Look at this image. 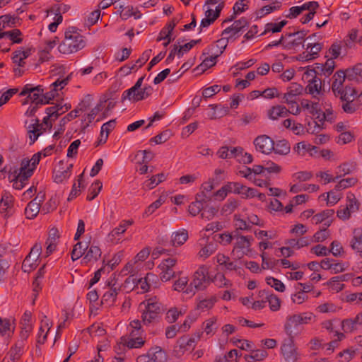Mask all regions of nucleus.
Returning a JSON list of instances; mask_svg holds the SVG:
<instances>
[{"mask_svg": "<svg viewBox=\"0 0 362 362\" xmlns=\"http://www.w3.org/2000/svg\"><path fill=\"white\" fill-rule=\"evenodd\" d=\"M144 307L141 312V325L151 326L159 322L165 308L156 297L150 298L140 304Z\"/></svg>", "mask_w": 362, "mask_h": 362, "instance_id": "f257e3e1", "label": "nucleus"}, {"mask_svg": "<svg viewBox=\"0 0 362 362\" xmlns=\"http://www.w3.org/2000/svg\"><path fill=\"white\" fill-rule=\"evenodd\" d=\"M86 45L83 37L74 27L69 28L64 34V39L58 47L59 51L64 54L76 52Z\"/></svg>", "mask_w": 362, "mask_h": 362, "instance_id": "f03ea898", "label": "nucleus"}, {"mask_svg": "<svg viewBox=\"0 0 362 362\" xmlns=\"http://www.w3.org/2000/svg\"><path fill=\"white\" fill-rule=\"evenodd\" d=\"M313 317L312 313H303L300 314H294L286 317L284 325V330L290 338L297 336L300 331L301 325L309 323Z\"/></svg>", "mask_w": 362, "mask_h": 362, "instance_id": "7ed1b4c3", "label": "nucleus"}, {"mask_svg": "<svg viewBox=\"0 0 362 362\" xmlns=\"http://www.w3.org/2000/svg\"><path fill=\"white\" fill-rule=\"evenodd\" d=\"M209 275V268L205 265L200 266L194 272L192 280L185 291L187 294L194 295L196 291L205 289L211 282Z\"/></svg>", "mask_w": 362, "mask_h": 362, "instance_id": "20e7f679", "label": "nucleus"}, {"mask_svg": "<svg viewBox=\"0 0 362 362\" xmlns=\"http://www.w3.org/2000/svg\"><path fill=\"white\" fill-rule=\"evenodd\" d=\"M166 352L160 346L152 347L136 358V362H167Z\"/></svg>", "mask_w": 362, "mask_h": 362, "instance_id": "39448f33", "label": "nucleus"}, {"mask_svg": "<svg viewBox=\"0 0 362 362\" xmlns=\"http://www.w3.org/2000/svg\"><path fill=\"white\" fill-rule=\"evenodd\" d=\"M130 327L132 329L130 332L132 338L126 343L127 347L129 349L141 347L144 341L142 338L137 337L141 336L144 332L141 322L139 320H134L130 322Z\"/></svg>", "mask_w": 362, "mask_h": 362, "instance_id": "423d86ee", "label": "nucleus"}, {"mask_svg": "<svg viewBox=\"0 0 362 362\" xmlns=\"http://www.w3.org/2000/svg\"><path fill=\"white\" fill-rule=\"evenodd\" d=\"M248 24L247 19L243 17L239 20L235 21L230 26L226 28L222 32V35L226 36L228 35V36L226 37V38H228V41H233L240 36L239 33L247 27Z\"/></svg>", "mask_w": 362, "mask_h": 362, "instance_id": "0eeeda50", "label": "nucleus"}, {"mask_svg": "<svg viewBox=\"0 0 362 362\" xmlns=\"http://www.w3.org/2000/svg\"><path fill=\"white\" fill-rule=\"evenodd\" d=\"M43 91L44 89L41 85L33 86L32 84H26L23 86L19 95L25 96L28 95V98L31 100V103L42 105L40 103Z\"/></svg>", "mask_w": 362, "mask_h": 362, "instance_id": "6e6552de", "label": "nucleus"}, {"mask_svg": "<svg viewBox=\"0 0 362 362\" xmlns=\"http://www.w3.org/2000/svg\"><path fill=\"white\" fill-rule=\"evenodd\" d=\"M253 144L257 151L264 154H269L274 148V141L265 134L256 137Z\"/></svg>", "mask_w": 362, "mask_h": 362, "instance_id": "1a4fd4ad", "label": "nucleus"}, {"mask_svg": "<svg viewBox=\"0 0 362 362\" xmlns=\"http://www.w3.org/2000/svg\"><path fill=\"white\" fill-rule=\"evenodd\" d=\"M281 354L287 362H296L298 358L293 338L285 339L281 348Z\"/></svg>", "mask_w": 362, "mask_h": 362, "instance_id": "9d476101", "label": "nucleus"}, {"mask_svg": "<svg viewBox=\"0 0 362 362\" xmlns=\"http://www.w3.org/2000/svg\"><path fill=\"white\" fill-rule=\"evenodd\" d=\"M121 291L119 286L114 284L105 292L101 298L100 305L105 307L113 306L116 304L117 298Z\"/></svg>", "mask_w": 362, "mask_h": 362, "instance_id": "9b49d317", "label": "nucleus"}, {"mask_svg": "<svg viewBox=\"0 0 362 362\" xmlns=\"http://www.w3.org/2000/svg\"><path fill=\"white\" fill-rule=\"evenodd\" d=\"M334 214L333 209H326L318 213L312 217V222L315 224H319L324 222L326 228L329 227L332 223V220L329 219Z\"/></svg>", "mask_w": 362, "mask_h": 362, "instance_id": "f8f14e48", "label": "nucleus"}, {"mask_svg": "<svg viewBox=\"0 0 362 362\" xmlns=\"http://www.w3.org/2000/svg\"><path fill=\"white\" fill-rule=\"evenodd\" d=\"M228 42V38L226 37L217 40L214 44L207 47V52H204L203 55L216 54V57H219L227 47Z\"/></svg>", "mask_w": 362, "mask_h": 362, "instance_id": "ddd939ff", "label": "nucleus"}, {"mask_svg": "<svg viewBox=\"0 0 362 362\" xmlns=\"http://www.w3.org/2000/svg\"><path fill=\"white\" fill-rule=\"evenodd\" d=\"M308 33V31L305 30H301L293 33V35H295V38L288 42H286V44H284V48L286 49H291L300 45H303L305 37L307 35Z\"/></svg>", "mask_w": 362, "mask_h": 362, "instance_id": "4468645a", "label": "nucleus"}, {"mask_svg": "<svg viewBox=\"0 0 362 362\" xmlns=\"http://www.w3.org/2000/svg\"><path fill=\"white\" fill-rule=\"evenodd\" d=\"M345 78H347V71L342 70H339L337 71L333 76V82L332 84V90L334 92V95H337L338 90L343 88V83L345 81Z\"/></svg>", "mask_w": 362, "mask_h": 362, "instance_id": "2eb2a0df", "label": "nucleus"}, {"mask_svg": "<svg viewBox=\"0 0 362 362\" xmlns=\"http://www.w3.org/2000/svg\"><path fill=\"white\" fill-rule=\"evenodd\" d=\"M290 110L283 105L273 106L268 110V117L272 120L278 119L279 117H285L290 113Z\"/></svg>", "mask_w": 362, "mask_h": 362, "instance_id": "dca6fc26", "label": "nucleus"}, {"mask_svg": "<svg viewBox=\"0 0 362 362\" xmlns=\"http://www.w3.org/2000/svg\"><path fill=\"white\" fill-rule=\"evenodd\" d=\"M284 103H286L288 105V109L291 110L290 113L294 115H297L300 113V109L298 104L296 102L297 96L291 95V93H286L283 96Z\"/></svg>", "mask_w": 362, "mask_h": 362, "instance_id": "f3484780", "label": "nucleus"}, {"mask_svg": "<svg viewBox=\"0 0 362 362\" xmlns=\"http://www.w3.org/2000/svg\"><path fill=\"white\" fill-rule=\"evenodd\" d=\"M13 197L8 194L5 193L1 199L0 202V209L2 212H6L5 216H10L13 213Z\"/></svg>", "mask_w": 362, "mask_h": 362, "instance_id": "a211bd4d", "label": "nucleus"}, {"mask_svg": "<svg viewBox=\"0 0 362 362\" xmlns=\"http://www.w3.org/2000/svg\"><path fill=\"white\" fill-rule=\"evenodd\" d=\"M188 239V232L185 229L179 230L172 234L171 244L174 247L183 245Z\"/></svg>", "mask_w": 362, "mask_h": 362, "instance_id": "6ab92c4d", "label": "nucleus"}, {"mask_svg": "<svg viewBox=\"0 0 362 362\" xmlns=\"http://www.w3.org/2000/svg\"><path fill=\"white\" fill-rule=\"evenodd\" d=\"M28 128V132L30 134V144H33L37 139L38 136L45 131V128L43 127V124H40L38 119H36L35 123L30 124Z\"/></svg>", "mask_w": 362, "mask_h": 362, "instance_id": "aec40b11", "label": "nucleus"}, {"mask_svg": "<svg viewBox=\"0 0 362 362\" xmlns=\"http://www.w3.org/2000/svg\"><path fill=\"white\" fill-rule=\"evenodd\" d=\"M32 176V171L28 170L27 173H19L16 178L13 180V187L16 189H22L27 184L28 179Z\"/></svg>", "mask_w": 362, "mask_h": 362, "instance_id": "412c9836", "label": "nucleus"}, {"mask_svg": "<svg viewBox=\"0 0 362 362\" xmlns=\"http://www.w3.org/2000/svg\"><path fill=\"white\" fill-rule=\"evenodd\" d=\"M312 78L308 80V84L305 88V90L311 94H319L322 88V81L317 76H310Z\"/></svg>", "mask_w": 362, "mask_h": 362, "instance_id": "4be33fe9", "label": "nucleus"}, {"mask_svg": "<svg viewBox=\"0 0 362 362\" xmlns=\"http://www.w3.org/2000/svg\"><path fill=\"white\" fill-rule=\"evenodd\" d=\"M101 250L99 247L95 245H88V249L83 257V260L86 262L97 261L101 256Z\"/></svg>", "mask_w": 362, "mask_h": 362, "instance_id": "5701e85b", "label": "nucleus"}, {"mask_svg": "<svg viewBox=\"0 0 362 362\" xmlns=\"http://www.w3.org/2000/svg\"><path fill=\"white\" fill-rule=\"evenodd\" d=\"M40 206L39 202H37V199H34L30 202L25 209V214L28 219L34 218L39 213Z\"/></svg>", "mask_w": 362, "mask_h": 362, "instance_id": "b1692460", "label": "nucleus"}, {"mask_svg": "<svg viewBox=\"0 0 362 362\" xmlns=\"http://www.w3.org/2000/svg\"><path fill=\"white\" fill-rule=\"evenodd\" d=\"M341 108L343 111L347 114H354L356 112L359 107L361 106L355 100V98L349 99V100H341Z\"/></svg>", "mask_w": 362, "mask_h": 362, "instance_id": "393cba45", "label": "nucleus"}, {"mask_svg": "<svg viewBox=\"0 0 362 362\" xmlns=\"http://www.w3.org/2000/svg\"><path fill=\"white\" fill-rule=\"evenodd\" d=\"M24 344L23 341H18L14 346H13L8 353V356L12 362H16L18 361L21 356L22 355V349L23 348Z\"/></svg>", "mask_w": 362, "mask_h": 362, "instance_id": "a878e982", "label": "nucleus"}, {"mask_svg": "<svg viewBox=\"0 0 362 362\" xmlns=\"http://www.w3.org/2000/svg\"><path fill=\"white\" fill-rule=\"evenodd\" d=\"M273 151L276 154L287 155L291 151L290 144L285 139L277 141L274 143V148Z\"/></svg>", "mask_w": 362, "mask_h": 362, "instance_id": "bb28decb", "label": "nucleus"}, {"mask_svg": "<svg viewBox=\"0 0 362 362\" xmlns=\"http://www.w3.org/2000/svg\"><path fill=\"white\" fill-rule=\"evenodd\" d=\"M88 243L83 245L81 242H78L74 246L71 251V256L73 261H76L81 257L83 255H85L86 251L88 249Z\"/></svg>", "mask_w": 362, "mask_h": 362, "instance_id": "cd10ccee", "label": "nucleus"}, {"mask_svg": "<svg viewBox=\"0 0 362 362\" xmlns=\"http://www.w3.org/2000/svg\"><path fill=\"white\" fill-rule=\"evenodd\" d=\"M356 95V90L354 87L346 85L344 88L339 90L336 95L339 96L341 100H349L354 99Z\"/></svg>", "mask_w": 362, "mask_h": 362, "instance_id": "c85d7f7f", "label": "nucleus"}, {"mask_svg": "<svg viewBox=\"0 0 362 362\" xmlns=\"http://www.w3.org/2000/svg\"><path fill=\"white\" fill-rule=\"evenodd\" d=\"M45 318L47 319L46 316H45ZM49 327L48 320H46L45 321L42 320L41 326L39 329V332H38L37 337V344H43L45 342V341L47 339V332H49Z\"/></svg>", "mask_w": 362, "mask_h": 362, "instance_id": "c756f323", "label": "nucleus"}, {"mask_svg": "<svg viewBox=\"0 0 362 362\" xmlns=\"http://www.w3.org/2000/svg\"><path fill=\"white\" fill-rule=\"evenodd\" d=\"M282 6V4L279 1H274L271 5H267L261 8L257 13V16L261 17L264 16L273 11L279 10Z\"/></svg>", "mask_w": 362, "mask_h": 362, "instance_id": "7c9ffc66", "label": "nucleus"}, {"mask_svg": "<svg viewBox=\"0 0 362 362\" xmlns=\"http://www.w3.org/2000/svg\"><path fill=\"white\" fill-rule=\"evenodd\" d=\"M268 356L267 352L263 349L252 351L251 354L245 355V360L247 362L262 361Z\"/></svg>", "mask_w": 362, "mask_h": 362, "instance_id": "2f4dec72", "label": "nucleus"}, {"mask_svg": "<svg viewBox=\"0 0 362 362\" xmlns=\"http://www.w3.org/2000/svg\"><path fill=\"white\" fill-rule=\"evenodd\" d=\"M356 163L354 162L351 163H344L338 166L337 168V173L339 174L336 176V178H341L346 175L350 174L351 172L355 170L356 169Z\"/></svg>", "mask_w": 362, "mask_h": 362, "instance_id": "473e14b6", "label": "nucleus"}, {"mask_svg": "<svg viewBox=\"0 0 362 362\" xmlns=\"http://www.w3.org/2000/svg\"><path fill=\"white\" fill-rule=\"evenodd\" d=\"M14 332V327H11V321L8 319H0V336H8L10 337Z\"/></svg>", "mask_w": 362, "mask_h": 362, "instance_id": "72a5a7b5", "label": "nucleus"}, {"mask_svg": "<svg viewBox=\"0 0 362 362\" xmlns=\"http://www.w3.org/2000/svg\"><path fill=\"white\" fill-rule=\"evenodd\" d=\"M239 206V202L233 198H229L221 209L222 215L232 214Z\"/></svg>", "mask_w": 362, "mask_h": 362, "instance_id": "f704fd0d", "label": "nucleus"}, {"mask_svg": "<svg viewBox=\"0 0 362 362\" xmlns=\"http://www.w3.org/2000/svg\"><path fill=\"white\" fill-rule=\"evenodd\" d=\"M350 245L354 250L362 252V232L354 230Z\"/></svg>", "mask_w": 362, "mask_h": 362, "instance_id": "c9c22d12", "label": "nucleus"}, {"mask_svg": "<svg viewBox=\"0 0 362 362\" xmlns=\"http://www.w3.org/2000/svg\"><path fill=\"white\" fill-rule=\"evenodd\" d=\"M102 188V182L100 180H95L88 189L86 199L88 201L93 200L98 195Z\"/></svg>", "mask_w": 362, "mask_h": 362, "instance_id": "e433bc0d", "label": "nucleus"}, {"mask_svg": "<svg viewBox=\"0 0 362 362\" xmlns=\"http://www.w3.org/2000/svg\"><path fill=\"white\" fill-rule=\"evenodd\" d=\"M357 182L358 179L354 177L341 179L335 185L334 190L341 191L348 187L354 186L357 183Z\"/></svg>", "mask_w": 362, "mask_h": 362, "instance_id": "4c0bfd02", "label": "nucleus"}, {"mask_svg": "<svg viewBox=\"0 0 362 362\" xmlns=\"http://www.w3.org/2000/svg\"><path fill=\"white\" fill-rule=\"evenodd\" d=\"M73 164H70L66 169L58 170L54 175V181L57 183H62L64 180H67L71 173Z\"/></svg>", "mask_w": 362, "mask_h": 362, "instance_id": "58836bf2", "label": "nucleus"}, {"mask_svg": "<svg viewBox=\"0 0 362 362\" xmlns=\"http://www.w3.org/2000/svg\"><path fill=\"white\" fill-rule=\"evenodd\" d=\"M166 179V175L164 173L157 174L153 175L148 180L144 182V186L148 189H153L158 184L161 183Z\"/></svg>", "mask_w": 362, "mask_h": 362, "instance_id": "ea45409f", "label": "nucleus"}, {"mask_svg": "<svg viewBox=\"0 0 362 362\" xmlns=\"http://www.w3.org/2000/svg\"><path fill=\"white\" fill-rule=\"evenodd\" d=\"M103 102L100 101L95 107H93L90 110V112L88 114L85 115L83 116V120L84 121H86V120L88 121V122L85 125L84 128H86L87 127H88L89 124L92 122V121L95 119V117L97 116V115L100 111H102V110L103 108Z\"/></svg>", "mask_w": 362, "mask_h": 362, "instance_id": "a19ab883", "label": "nucleus"}, {"mask_svg": "<svg viewBox=\"0 0 362 362\" xmlns=\"http://www.w3.org/2000/svg\"><path fill=\"white\" fill-rule=\"evenodd\" d=\"M286 244L292 248L300 249L310 244V240L307 237L300 238L298 240L289 239L286 241Z\"/></svg>", "mask_w": 362, "mask_h": 362, "instance_id": "79ce46f5", "label": "nucleus"}, {"mask_svg": "<svg viewBox=\"0 0 362 362\" xmlns=\"http://www.w3.org/2000/svg\"><path fill=\"white\" fill-rule=\"evenodd\" d=\"M37 259H33L30 255H27L22 264V269L24 272H30L35 269L37 266Z\"/></svg>", "mask_w": 362, "mask_h": 362, "instance_id": "37998d69", "label": "nucleus"}, {"mask_svg": "<svg viewBox=\"0 0 362 362\" xmlns=\"http://www.w3.org/2000/svg\"><path fill=\"white\" fill-rule=\"evenodd\" d=\"M218 288H229L232 286L230 281L228 280L224 274L217 273L211 280Z\"/></svg>", "mask_w": 362, "mask_h": 362, "instance_id": "c03bdc74", "label": "nucleus"}, {"mask_svg": "<svg viewBox=\"0 0 362 362\" xmlns=\"http://www.w3.org/2000/svg\"><path fill=\"white\" fill-rule=\"evenodd\" d=\"M253 240V238L252 236H244L240 235L237 238V241L235 243V245L234 247L235 248H239V249H246L249 248L251 245V241Z\"/></svg>", "mask_w": 362, "mask_h": 362, "instance_id": "a18cd8bd", "label": "nucleus"}, {"mask_svg": "<svg viewBox=\"0 0 362 362\" xmlns=\"http://www.w3.org/2000/svg\"><path fill=\"white\" fill-rule=\"evenodd\" d=\"M144 77L145 76L140 77L132 88L123 92L122 95V101L127 100V98H129V96H131L134 92L137 91L141 88Z\"/></svg>", "mask_w": 362, "mask_h": 362, "instance_id": "49530a36", "label": "nucleus"}, {"mask_svg": "<svg viewBox=\"0 0 362 362\" xmlns=\"http://www.w3.org/2000/svg\"><path fill=\"white\" fill-rule=\"evenodd\" d=\"M177 344L181 349L184 351H188L191 348H193L195 345V340L194 338H189L187 337H180L177 340Z\"/></svg>", "mask_w": 362, "mask_h": 362, "instance_id": "de8ad7c7", "label": "nucleus"}, {"mask_svg": "<svg viewBox=\"0 0 362 362\" xmlns=\"http://www.w3.org/2000/svg\"><path fill=\"white\" fill-rule=\"evenodd\" d=\"M347 79L352 81L357 78V76H362V64H358L346 69Z\"/></svg>", "mask_w": 362, "mask_h": 362, "instance_id": "09e8293b", "label": "nucleus"}, {"mask_svg": "<svg viewBox=\"0 0 362 362\" xmlns=\"http://www.w3.org/2000/svg\"><path fill=\"white\" fill-rule=\"evenodd\" d=\"M266 253L263 252L261 255L262 257V269H272L276 267V265L279 262V260L275 259L274 258H267L266 256Z\"/></svg>", "mask_w": 362, "mask_h": 362, "instance_id": "8fccbe9b", "label": "nucleus"}, {"mask_svg": "<svg viewBox=\"0 0 362 362\" xmlns=\"http://www.w3.org/2000/svg\"><path fill=\"white\" fill-rule=\"evenodd\" d=\"M266 282L271 287L279 292H284L285 291V285L279 279L272 276L266 278Z\"/></svg>", "mask_w": 362, "mask_h": 362, "instance_id": "3c124183", "label": "nucleus"}, {"mask_svg": "<svg viewBox=\"0 0 362 362\" xmlns=\"http://www.w3.org/2000/svg\"><path fill=\"white\" fill-rule=\"evenodd\" d=\"M185 313L181 310H178L177 308H172L168 310L165 315V320L168 323L175 322L179 317L180 315H182Z\"/></svg>", "mask_w": 362, "mask_h": 362, "instance_id": "603ef678", "label": "nucleus"}, {"mask_svg": "<svg viewBox=\"0 0 362 362\" xmlns=\"http://www.w3.org/2000/svg\"><path fill=\"white\" fill-rule=\"evenodd\" d=\"M218 57H216V54H211L210 57H206L197 68L204 71V70L212 67L216 64V59Z\"/></svg>", "mask_w": 362, "mask_h": 362, "instance_id": "864d4df0", "label": "nucleus"}, {"mask_svg": "<svg viewBox=\"0 0 362 362\" xmlns=\"http://www.w3.org/2000/svg\"><path fill=\"white\" fill-rule=\"evenodd\" d=\"M356 317L354 319H345L341 322V328L345 332H351L356 329Z\"/></svg>", "mask_w": 362, "mask_h": 362, "instance_id": "5fc2aeb1", "label": "nucleus"}, {"mask_svg": "<svg viewBox=\"0 0 362 362\" xmlns=\"http://www.w3.org/2000/svg\"><path fill=\"white\" fill-rule=\"evenodd\" d=\"M218 208L214 206L203 207L202 212L201 213V217L202 219L211 220L218 212Z\"/></svg>", "mask_w": 362, "mask_h": 362, "instance_id": "6e6d98bb", "label": "nucleus"}, {"mask_svg": "<svg viewBox=\"0 0 362 362\" xmlns=\"http://www.w3.org/2000/svg\"><path fill=\"white\" fill-rule=\"evenodd\" d=\"M201 40V39L192 40L189 42H187L182 46H180L177 52V57H182L184 52L189 51L195 45L199 43Z\"/></svg>", "mask_w": 362, "mask_h": 362, "instance_id": "4d7b16f0", "label": "nucleus"}, {"mask_svg": "<svg viewBox=\"0 0 362 362\" xmlns=\"http://www.w3.org/2000/svg\"><path fill=\"white\" fill-rule=\"evenodd\" d=\"M22 33L18 29H13L10 31H7V36L13 43H21L23 38L21 37Z\"/></svg>", "mask_w": 362, "mask_h": 362, "instance_id": "13d9d810", "label": "nucleus"}, {"mask_svg": "<svg viewBox=\"0 0 362 362\" xmlns=\"http://www.w3.org/2000/svg\"><path fill=\"white\" fill-rule=\"evenodd\" d=\"M309 148V144H306L305 142L302 141L296 144V145L293 148V151L294 153H296L298 156H304L307 153H308Z\"/></svg>", "mask_w": 362, "mask_h": 362, "instance_id": "bf43d9fd", "label": "nucleus"}, {"mask_svg": "<svg viewBox=\"0 0 362 362\" xmlns=\"http://www.w3.org/2000/svg\"><path fill=\"white\" fill-rule=\"evenodd\" d=\"M335 336L337 337V339L332 340L329 343L325 344V346H327V351L332 352L334 349L339 346V342L345 337V335L342 332H335Z\"/></svg>", "mask_w": 362, "mask_h": 362, "instance_id": "052dcab7", "label": "nucleus"}, {"mask_svg": "<svg viewBox=\"0 0 362 362\" xmlns=\"http://www.w3.org/2000/svg\"><path fill=\"white\" fill-rule=\"evenodd\" d=\"M165 200L162 197H160L157 200L150 204L145 210L144 215L149 216L152 214L157 209H158Z\"/></svg>", "mask_w": 362, "mask_h": 362, "instance_id": "680f3d73", "label": "nucleus"}, {"mask_svg": "<svg viewBox=\"0 0 362 362\" xmlns=\"http://www.w3.org/2000/svg\"><path fill=\"white\" fill-rule=\"evenodd\" d=\"M266 302L269 303V308L272 311H277L280 309L281 300L276 295L269 296Z\"/></svg>", "mask_w": 362, "mask_h": 362, "instance_id": "e2e57ef3", "label": "nucleus"}, {"mask_svg": "<svg viewBox=\"0 0 362 362\" xmlns=\"http://www.w3.org/2000/svg\"><path fill=\"white\" fill-rule=\"evenodd\" d=\"M215 250L216 247H214V245L213 243H209L202 247L198 255L200 257L206 259L211 255L215 252Z\"/></svg>", "mask_w": 362, "mask_h": 362, "instance_id": "0e129e2a", "label": "nucleus"}, {"mask_svg": "<svg viewBox=\"0 0 362 362\" xmlns=\"http://www.w3.org/2000/svg\"><path fill=\"white\" fill-rule=\"evenodd\" d=\"M355 353L356 352L354 349H347L339 353L338 358H339V361L342 362H348L352 359L355 355Z\"/></svg>", "mask_w": 362, "mask_h": 362, "instance_id": "69168bd1", "label": "nucleus"}, {"mask_svg": "<svg viewBox=\"0 0 362 362\" xmlns=\"http://www.w3.org/2000/svg\"><path fill=\"white\" fill-rule=\"evenodd\" d=\"M336 192L334 189L327 193V204L328 205H334L341 199V195Z\"/></svg>", "mask_w": 362, "mask_h": 362, "instance_id": "338daca9", "label": "nucleus"}, {"mask_svg": "<svg viewBox=\"0 0 362 362\" xmlns=\"http://www.w3.org/2000/svg\"><path fill=\"white\" fill-rule=\"evenodd\" d=\"M348 303L355 302L356 304H362V292L349 293L345 297Z\"/></svg>", "mask_w": 362, "mask_h": 362, "instance_id": "774afa93", "label": "nucleus"}]
</instances>
